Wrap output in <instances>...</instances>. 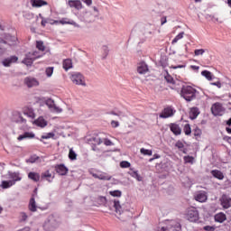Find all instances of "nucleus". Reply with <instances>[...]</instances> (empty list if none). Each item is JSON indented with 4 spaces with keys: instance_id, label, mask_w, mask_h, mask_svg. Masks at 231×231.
Here are the masks:
<instances>
[{
    "instance_id": "1",
    "label": "nucleus",
    "mask_w": 231,
    "mask_h": 231,
    "mask_svg": "<svg viewBox=\"0 0 231 231\" xmlns=\"http://www.w3.org/2000/svg\"><path fill=\"white\" fill-rule=\"evenodd\" d=\"M196 95L198 90L191 86H183L180 90V97L186 100V102H192L196 100Z\"/></svg>"
},
{
    "instance_id": "2",
    "label": "nucleus",
    "mask_w": 231,
    "mask_h": 231,
    "mask_svg": "<svg viewBox=\"0 0 231 231\" xmlns=\"http://www.w3.org/2000/svg\"><path fill=\"white\" fill-rule=\"evenodd\" d=\"M59 227V221L53 215H50L43 224L45 231H54Z\"/></svg>"
},
{
    "instance_id": "3",
    "label": "nucleus",
    "mask_w": 231,
    "mask_h": 231,
    "mask_svg": "<svg viewBox=\"0 0 231 231\" xmlns=\"http://www.w3.org/2000/svg\"><path fill=\"white\" fill-rule=\"evenodd\" d=\"M186 219L190 223H196L199 221V211L196 208H189L186 213Z\"/></svg>"
},
{
    "instance_id": "4",
    "label": "nucleus",
    "mask_w": 231,
    "mask_h": 231,
    "mask_svg": "<svg viewBox=\"0 0 231 231\" xmlns=\"http://www.w3.org/2000/svg\"><path fill=\"white\" fill-rule=\"evenodd\" d=\"M70 80L76 86H86V80H84V76L80 72L71 74Z\"/></svg>"
},
{
    "instance_id": "5",
    "label": "nucleus",
    "mask_w": 231,
    "mask_h": 231,
    "mask_svg": "<svg viewBox=\"0 0 231 231\" xmlns=\"http://www.w3.org/2000/svg\"><path fill=\"white\" fill-rule=\"evenodd\" d=\"M211 113L214 116H223L225 115V108L223 107V104L217 102L211 106Z\"/></svg>"
},
{
    "instance_id": "6",
    "label": "nucleus",
    "mask_w": 231,
    "mask_h": 231,
    "mask_svg": "<svg viewBox=\"0 0 231 231\" xmlns=\"http://www.w3.org/2000/svg\"><path fill=\"white\" fill-rule=\"evenodd\" d=\"M10 120L14 124H26V119L23 117V114L19 111L13 112Z\"/></svg>"
},
{
    "instance_id": "7",
    "label": "nucleus",
    "mask_w": 231,
    "mask_h": 231,
    "mask_svg": "<svg viewBox=\"0 0 231 231\" xmlns=\"http://www.w3.org/2000/svg\"><path fill=\"white\" fill-rule=\"evenodd\" d=\"M46 106L49 107L51 113H62V108L58 106L55 104V101L51 98H49L45 101Z\"/></svg>"
},
{
    "instance_id": "8",
    "label": "nucleus",
    "mask_w": 231,
    "mask_h": 231,
    "mask_svg": "<svg viewBox=\"0 0 231 231\" xmlns=\"http://www.w3.org/2000/svg\"><path fill=\"white\" fill-rule=\"evenodd\" d=\"M175 114H176V109H174L172 106H167L159 115V117L160 118H171Z\"/></svg>"
},
{
    "instance_id": "9",
    "label": "nucleus",
    "mask_w": 231,
    "mask_h": 231,
    "mask_svg": "<svg viewBox=\"0 0 231 231\" xmlns=\"http://www.w3.org/2000/svg\"><path fill=\"white\" fill-rule=\"evenodd\" d=\"M180 231L181 230V225L179 222L171 221L168 227L162 226L158 231Z\"/></svg>"
},
{
    "instance_id": "10",
    "label": "nucleus",
    "mask_w": 231,
    "mask_h": 231,
    "mask_svg": "<svg viewBox=\"0 0 231 231\" xmlns=\"http://www.w3.org/2000/svg\"><path fill=\"white\" fill-rule=\"evenodd\" d=\"M7 178L14 182V185H15L17 181H21V180H23V177L19 171H8Z\"/></svg>"
},
{
    "instance_id": "11",
    "label": "nucleus",
    "mask_w": 231,
    "mask_h": 231,
    "mask_svg": "<svg viewBox=\"0 0 231 231\" xmlns=\"http://www.w3.org/2000/svg\"><path fill=\"white\" fill-rule=\"evenodd\" d=\"M19 60V58L17 56H10L8 58H5L2 60V64L5 68H10L12 64H15Z\"/></svg>"
},
{
    "instance_id": "12",
    "label": "nucleus",
    "mask_w": 231,
    "mask_h": 231,
    "mask_svg": "<svg viewBox=\"0 0 231 231\" xmlns=\"http://www.w3.org/2000/svg\"><path fill=\"white\" fill-rule=\"evenodd\" d=\"M221 207L223 208H230L231 207V198L228 195H222V197L219 199Z\"/></svg>"
},
{
    "instance_id": "13",
    "label": "nucleus",
    "mask_w": 231,
    "mask_h": 231,
    "mask_svg": "<svg viewBox=\"0 0 231 231\" xmlns=\"http://www.w3.org/2000/svg\"><path fill=\"white\" fill-rule=\"evenodd\" d=\"M137 72L139 75H145V73H149V66L145 61H141L137 64Z\"/></svg>"
},
{
    "instance_id": "14",
    "label": "nucleus",
    "mask_w": 231,
    "mask_h": 231,
    "mask_svg": "<svg viewBox=\"0 0 231 231\" xmlns=\"http://www.w3.org/2000/svg\"><path fill=\"white\" fill-rule=\"evenodd\" d=\"M91 176H93V178H96V180H101L103 181H110L111 180V175L106 173V172H101V173H93L90 172Z\"/></svg>"
},
{
    "instance_id": "15",
    "label": "nucleus",
    "mask_w": 231,
    "mask_h": 231,
    "mask_svg": "<svg viewBox=\"0 0 231 231\" xmlns=\"http://www.w3.org/2000/svg\"><path fill=\"white\" fill-rule=\"evenodd\" d=\"M55 171L60 176H66L69 170L64 164H57L55 166Z\"/></svg>"
},
{
    "instance_id": "16",
    "label": "nucleus",
    "mask_w": 231,
    "mask_h": 231,
    "mask_svg": "<svg viewBox=\"0 0 231 231\" xmlns=\"http://www.w3.org/2000/svg\"><path fill=\"white\" fill-rule=\"evenodd\" d=\"M35 138V134L33 132H24L17 137L18 142H23V140H32Z\"/></svg>"
},
{
    "instance_id": "17",
    "label": "nucleus",
    "mask_w": 231,
    "mask_h": 231,
    "mask_svg": "<svg viewBox=\"0 0 231 231\" xmlns=\"http://www.w3.org/2000/svg\"><path fill=\"white\" fill-rule=\"evenodd\" d=\"M68 5L70 8H75L76 10H82L83 8L82 2H80V0H69Z\"/></svg>"
},
{
    "instance_id": "18",
    "label": "nucleus",
    "mask_w": 231,
    "mask_h": 231,
    "mask_svg": "<svg viewBox=\"0 0 231 231\" xmlns=\"http://www.w3.org/2000/svg\"><path fill=\"white\" fill-rule=\"evenodd\" d=\"M24 84L27 88H35L39 86V81L34 78H25Z\"/></svg>"
},
{
    "instance_id": "19",
    "label": "nucleus",
    "mask_w": 231,
    "mask_h": 231,
    "mask_svg": "<svg viewBox=\"0 0 231 231\" xmlns=\"http://www.w3.org/2000/svg\"><path fill=\"white\" fill-rule=\"evenodd\" d=\"M195 199L199 201V203H205L207 199H208V197L205 191H199L195 195Z\"/></svg>"
},
{
    "instance_id": "20",
    "label": "nucleus",
    "mask_w": 231,
    "mask_h": 231,
    "mask_svg": "<svg viewBox=\"0 0 231 231\" xmlns=\"http://www.w3.org/2000/svg\"><path fill=\"white\" fill-rule=\"evenodd\" d=\"M110 205H112L113 208H115V212H116V214H122V205H120V200H111Z\"/></svg>"
},
{
    "instance_id": "21",
    "label": "nucleus",
    "mask_w": 231,
    "mask_h": 231,
    "mask_svg": "<svg viewBox=\"0 0 231 231\" xmlns=\"http://www.w3.org/2000/svg\"><path fill=\"white\" fill-rule=\"evenodd\" d=\"M32 8H41V6H46L48 2L44 0H31Z\"/></svg>"
},
{
    "instance_id": "22",
    "label": "nucleus",
    "mask_w": 231,
    "mask_h": 231,
    "mask_svg": "<svg viewBox=\"0 0 231 231\" xmlns=\"http://www.w3.org/2000/svg\"><path fill=\"white\" fill-rule=\"evenodd\" d=\"M170 129L171 133H173V134H175L176 136L181 134V128L180 127V125L171 123L170 125Z\"/></svg>"
},
{
    "instance_id": "23",
    "label": "nucleus",
    "mask_w": 231,
    "mask_h": 231,
    "mask_svg": "<svg viewBox=\"0 0 231 231\" xmlns=\"http://www.w3.org/2000/svg\"><path fill=\"white\" fill-rule=\"evenodd\" d=\"M216 223H225L226 221V215L223 212H219L215 215Z\"/></svg>"
},
{
    "instance_id": "24",
    "label": "nucleus",
    "mask_w": 231,
    "mask_h": 231,
    "mask_svg": "<svg viewBox=\"0 0 231 231\" xmlns=\"http://www.w3.org/2000/svg\"><path fill=\"white\" fill-rule=\"evenodd\" d=\"M41 178L42 180H46V181H48L49 183H51V181H53V178L55 177L51 175L50 171H46L45 172L42 173Z\"/></svg>"
},
{
    "instance_id": "25",
    "label": "nucleus",
    "mask_w": 231,
    "mask_h": 231,
    "mask_svg": "<svg viewBox=\"0 0 231 231\" xmlns=\"http://www.w3.org/2000/svg\"><path fill=\"white\" fill-rule=\"evenodd\" d=\"M35 125H37L38 127H46V125H48V121L44 120V117L40 116L38 117L35 121H34Z\"/></svg>"
},
{
    "instance_id": "26",
    "label": "nucleus",
    "mask_w": 231,
    "mask_h": 231,
    "mask_svg": "<svg viewBox=\"0 0 231 231\" xmlns=\"http://www.w3.org/2000/svg\"><path fill=\"white\" fill-rule=\"evenodd\" d=\"M199 108L198 107H192L190 108L189 111V118L190 120H196V118H198V116H199Z\"/></svg>"
},
{
    "instance_id": "27",
    "label": "nucleus",
    "mask_w": 231,
    "mask_h": 231,
    "mask_svg": "<svg viewBox=\"0 0 231 231\" xmlns=\"http://www.w3.org/2000/svg\"><path fill=\"white\" fill-rule=\"evenodd\" d=\"M33 60H35L32 58V54L27 53L22 62L23 64H25V66H32V64H33Z\"/></svg>"
},
{
    "instance_id": "28",
    "label": "nucleus",
    "mask_w": 231,
    "mask_h": 231,
    "mask_svg": "<svg viewBox=\"0 0 231 231\" xmlns=\"http://www.w3.org/2000/svg\"><path fill=\"white\" fill-rule=\"evenodd\" d=\"M211 174L213 178H217V180H224L225 175L219 170H212Z\"/></svg>"
},
{
    "instance_id": "29",
    "label": "nucleus",
    "mask_w": 231,
    "mask_h": 231,
    "mask_svg": "<svg viewBox=\"0 0 231 231\" xmlns=\"http://www.w3.org/2000/svg\"><path fill=\"white\" fill-rule=\"evenodd\" d=\"M28 178L29 180H32V181H35L37 183V181L41 180V174H39L38 172L31 171L28 173Z\"/></svg>"
},
{
    "instance_id": "30",
    "label": "nucleus",
    "mask_w": 231,
    "mask_h": 231,
    "mask_svg": "<svg viewBox=\"0 0 231 231\" xmlns=\"http://www.w3.org/2000/svg\"><path fill=\"white\" fill-rule=\"evenodd\" d=\"M60 24H71L72 26H75L76 28H80V25L75 23V21H68V18H62L60 20Z\"/></svg>"
},
{
    "instance_id": "31",
    "label": "nucleus",
    "mask_w": 231,
    "mask_h": 231,
    "mask_svg": "<svg viewBox=\"0 0 231 231\" xmlns=\"http://www.w3.org/2000/svg\"><path fill=\"white\" fill-rule=\"evenodd\" d=\"M29 210L31 212H37V203L35 202V199L32 198L29 202Z\"/></svg>"
},
{
    "instance_id": "32",
    "label": "nucleus",
    "mask_w": 231,
    "mask_h": 231,
    "mask_svg": "<svg viewBox=\"0 0 231 231\" xmlns=\"http://www.w3.org/2000/svg\"><path fill=\"white\" fill-rule=\"evenodd\" d=\"M71 68H73V62L71 61V60L67 59L63 60V69H65V71H68V69H71Z\"/></svg>"
},
{
    "instance_id": "33",
    "label": "nucleus",
    "mask_w": 231,
    "mask_h": 231,
    "mask_svg": "<svg viewBox=\"0 0 231 231\" xmlns=\"http://www.w3.org/2000/svg\"><path fill=\"white\" fill-rule=\"evenodd\" d=\"M128 174L132 176V178L137 180V181H142V176H140L138 171H134L133 169H131V171H128Z\"/></svg>"
},
{
    "instance_id": "34",
    "label": "nucleus",
    "mask_w": 231,
    "mask_h": 231,
    "mask_svg": "<svg viewBox=\"0 0 231 231\" xmlns=\"http://www.w3.org/2000/svg\"><path fill=\"white\" fill-rule=\"evenodd\" d=\"M14 185L15 184H14V181L12 180H3L0 187L2 189H10L11 187H14Z\"/></svg>"
},
{
    "instance_id": "35",
    "label": "nucleus",
    "mask_w": 231,
    "mask_h": 231,
    "mask_svg": "<svg viewBox=\"0 0 231 231\" xmlns=\"http://www.w3.org/2000/svg\"><path fill=\"white\" fill-rule=\"evenodd\" d=\"M202 77H205V79H207V80H212L214 79V75L212 74V72L208 71V70H203L201 72Z\"/></svg>"
},
{
    "instance_id": "36",
    "label": "nucleus",
    "mask_w": 231,
    "mask_h": 231,
    "mask_svg": "<svg viewBox=\"0 0 231 231\" xmlns=\"http://www.w3.org/2000/svg\"><path fill=\"white\" fill-rule=\"evenodd\" d=\"M23 115L25 116H28L29 118H35V113H33V109L32 108H27L23 111Z\"/></svg>"
},
{
    "instance_id": "37",
    "label": "nucleus",
    "mask_w": 231,
    "mask_h": 231,
    "mask_svg": "<svg viewBox=\"0 0 231 231\" xmlns=\"http://www.w3.org/2000/svg\"><path fill=\"white\" fill-rule=\"evenodd\" d=\"M6 51V42L5 40L0 39V55H3Z\"/></svg>"
},
{
    "instance_id": "38",
    "label": "nucleus",
    "mask_w": 231,
    "mask_h": 231,
    "mask_svg": "<svg viewBox=\"0 0 231 231\" xmlns=\"http://www.w3.org/2000/svg\"><path fill=\"white\" fill-rule=\"evenodd\" d=\"M102 51H103L102 59L103 60L107 59V55H109V47H107L106 45H103Z\"/></svg>"
},
{
    "instance_id": "39",
    "label": "nucleus",
    "mask_w": 231,
    "mask_h": 231,
    "mask_svg": "<svg viewBox=\"0 0 231 231\" xmlns=\"http://www.w3.org/2000/svg\"><path fill=\"white\" fill-rule=\"evenodd\" d=\"M36 48L40 51H44V50H46V47L44 46V42L42 41L36 42Z\"/></svg>"
},
{
    "instance_id": "40",
    "label": "nucleus",
    "mask_w": 231,
    "mask_h": 231,
    "mask_svg": "<svg viewBox=\"0 0 231 231\" xmlns=\"http://www.w3.org/2000/svg\"><path fill=\"white\" fill-rule=\"evenodd\" d=\"M141 154L144 156H152V150H147L145 148H141L140 150Z\"/></svg>"
},
{
    "instance_id": "41",
    "label": "nucleus",
    "mask_w": 231,
    "mask_h": 231,
    "mask_svg": "<svg viewBox=\"0 0 231 231\" xmlns=\"http://www.w3.org/2000/svg\"><path fill=\"white\" fill-rule=\"evenodd\" d=\"M69 160H71L72 162L77 160V153L75 152V151H73V148L69 149Z\"/></svg>"
},
{
    "instance_id": "42",
    "label": "nucleus",
    "mask_w": 231,
    "mask_h": 231,
    "mask_svg": "<svg viewBox=\"0 0 231 231\" xmlns=\"http://www.w3.org/2000/svg\"><path fill=\"white\" fill-rule=\"evenodd\" d=\"M183 35H185V32H180L177 36H175V38L172 40L171 44H176V42H178V41L183 39Z\"/></svg>"
},
{
    "instance_id": "43",
    "label": "nucleus",
    "mask_w": 231,
    "mask_h": 231,
    "mask_svg": "<svg viewBox=\"0 0 231 231\" xmlns=\"http://www.w3.org/2000/svg\"><path fill=\"white\" fill-rule=\"evenodd\" d=\"M183 131L185 133V134L187 136H189V134H191L192 133V129L190 128V125L187 124L184 125Z\"/></svg>"
},
{
    "instance_id": "44",
    "label": "nucleus",
    "mask_w": 231,
    "mask_h": 231,
    "mask_svg": "<svg viewBox=\"0 0 231 231\" xmlns=\"http://www.w3.org/2000/svg\"><path fill=\"white\" fill-rule=\"evenodd\" d=\"M110 196H113L114 198H122V191L121 190H114L109 191Z\"/></svg>"
},
{
    "instance_id": "45",
    "label": "nucleus",
    "mask_w": 231,
    "mask_h": 231,
    "mask_svg": "<svg viewBox=\"0 0 231 231\" xmlns=\"http://www.w3.org/2000/svg\"><path fill=\"white\" fill-rule=\"evenodd\" d=\"M183 160H184V163H191V164L194 163V157L192 156H189V155L184 156Z\"/></svg>"
},
{
    "instance_id": "46",
    "label": "nucleus",
    "mask_w": 231,
    "mask_h": 231,
    "mask_svg": "<svg viewBox=\"0 0 231 231\" xmlns=\"http://www.w3.org/2000/svg\"><path fill=\"white\" fill-rule=\"evenodd\" d=\"M120 167L122 169H129V167H131V162H127V161H122L120 162Z\"/></svg>"
},
{
    "instance_id": "47",
    "label": "nucleus",
    "mask_w": 231,
    "mask_h": 231,
    "mask_svg": "<svg viewBox=\"0 0 231 231\" xmlns=\"http://www.w3.org/2000/svg\"><path fill=\"white\" fill-rule=\"evenodd\" d=\"M37 160H39V156L32 155L29 159L26 160V162L27 163H35V162H37Z\"/></svg>"
},
{
    "instance_id": "48",
    "label": "nucleus",
    "mask_w": 231,
    "mask_h": 231,
    "mask_svg": "<svg viewBox=\"0 0 231 231\" xmlns=\"http://www.w3.org/2000/svg\"><path fill=\"white\" fill-rule=\"evenodd\" d=\"M31 54V58L33 59L34 60H37V59H41L42 55L39 54L38 51H33V52H29Z\"/></svg>"
},
{
    "instance_id": "49",
    "label": "nucleus",
    "mask_w": 231,
    "mask_h": 231,
    "mask_svg": "<svg viewBox=\"0 0 231 231\" xmlns=\"http://www.w3.org/2000/svg\"><path fill=\"white\" fill-rule=\"evenodd\" d=\"M110 115H114L115 116H119V118H124V116H125V114L121 111H118V112L112 111L110 112Z\"/></svg>"
},
{
    "instance_id": "50",
    "label": "nucleus",
    "mask_w": 231,
    "mask_h": 231,
    "mask_svg": "<svg viewBox=\"0 0 231 231\" xmlns=\"http://www.w3.org/2000/svg\"><path fill=\"white\" fill-rule=\"evenodd\" d=\"M201 129H199V127L196 126L194 129H193V134L194 136H201Z\"/></svg>"
},
{
    "instance_id": "51",
    "label": "nucleus",
    "mask_w": 231,
    "mask_h": 231,
    "mask_svg": "<svg viewBox=\"0 0 231 231\" xmlns=\"http://www.w3.org/2000/svg\"><path fill=\"white\" fill-rule=\"evenodd\" d=\"M55 136L54 133H48L46 134L42 135V140H49V138H53Z\"/></svg>"
},
{
    "instance_id": "52",
    "label": "nucleus",
    "mask_w": 231,
    "mask_h": 231,
    "mask_svg": "<svg viewBox=\"0 0 231 231\" xmlns=\"http://www.w3.org/2000/svg\"><path fill=\"white\" fill-rule=\"evenodd\" d=\"M45 73L47 77H51V75H53V67L47 68Z\"/></svg>"
},
{
    "instance_id": "53",
    "label": "nucleus",
    "mask_w": 231,
    "mask_h": 231,
    "mask_svg": "<svg viewBox=\"0 0 231 231\" xmlns=\"http://www.w3.org/2000/svg\"><path fill=\"white\" fill-rule=\"evenodd\" d=\"M175 147H177V149H180V151H181L182 149H185V144H183L181 141H178L175 143Z\"/></svg>"
},
{
    "instance_id": "54",
    "label": "nucleus",
    "mask_w": 231,
    "mask_h": 231,
    "mask_svg": "<svg viewBox=\"0 0 231 231\" xmlns=\"http://www.w3.org/2000/svg\"><path fill=\"white\" fill-rule=\"evenodd\" d=\"M195 56L199 57V55H203L205 53L204 49H197L194 51Z\"/></svg>"
},
{
    "instance_id": "55",
    "label": "nucleus",
    "mask_w": 231,
    "mask_h": 231,
    "mask_svg": "<svg viewBox=\"0 0 231 231\" xmlns=\"http://www.w3.org/2000/svg\"><path fill=\"white\" fill-rule=\"evenodd\" d=\"M92 141L97 143V145H100L104 141L100 137H93Z\"/></svg>"
},
{
    "instance_id": "56",
    "label": "nucleus",
    "mask_w": 231,
    "mask_h": 231,
    "mask_svg": "<svg viewBox=\"0 0 231 231\" xmlns=\"http://www.w3.org/2000/svg\"><path fill=\"white\" fill-rule=\"evenodd\" d=\"M165 80L168 81L169 84H174V79L171 75L165 76Z\"/></svg>"
},
{
    "instance_id": "57",
    "label": "nucleus",
    "mask_w": 231,
    "mask_h": 231,
    "mask_svg": "<svg viewBox=\"0 0 231 231\" xmlns=\"http://www.w3.org/2000/svg\"><path fill=\"white\" fill-rule=\"evenodd\" d=\"M187 65H177V66H174V65H171L170 68L171 69H181L182 68H186Z\"/></svg>"
},
{
    "instance_id": "58",
    "label": "nucleus",
    "mask_w": 231,
    "mask_h": 231,
    "mask_svg": "<svg viewBox=\"0 0 231 231\" xmlns=\"http://www.w3.org/2000/svg\"><path fill=\"white\" fill-rule=\"evenodd\" d=\"M26 219H28V215H26V213H21L20 221H26Z\"/></svg>"
},
{
    "instance_id": "59",
    "label": "nucleus",
    "mask_w": 231,
    "mask_h": 231,
    "mask_svg": "<svg viewBox=\"0 0 231 231\" xmlns=\"http://www.w3.org/2000/svg\"><path fill=\"white\" fill-rule=\"evenodd\" d=\"M104 144L106 145L107 147L114 145L113 142L109 139H104Z\"/></svg>"
},
{
    "instance_id": "60",
    "label": "nucleus",
    "mask_w": 231,
    "mask_h": 231,
    "mask_svg": "<svg viewBox=\"0 0 231 231\" xmlns=\"http://www.w3.org/2000/svg\"><path fill=\"white\" fill-rule=\"evenodd\" d=\"M111 125H112V127L116 128V127L120 126V123L118 121L113 120V121H111Z\"/></svg>"
},
{
    "instance_id": "61",
    "label": "nucleus",
    "mask_w": 231,
    "mask_h": 231,
    "mask_svg": "<svg viewBox=\"0 0 231 231\" xmlns=\"http://www.w3.org/2000/svg\"><path fill=\"white\" fill-rule=\"evenodd\" d=\"M204 230H206V231H214V230H216V227L211 226H204Z\"/></svg>"
},
{
    "instance_id": "62",
    "label": "nucleus",
    "mask_w": 231,
    "mask_h": 231,
    "mask_svg": "<svg viewBox=\"0 0 231 231\" xmlns=\"http://www.w3.org/2000/svg\"><path fill=\"white\" fill-rule=\"evenodd\" d=\"M40 17H42V26H43V27L46 26V24H48V20H46L41 14H40Z\"/></svg>"
},
{
    "instance_id": "63",
    "label": "nucleus",
    "mask_w": 231,
    "mask_h": 231,
    "mask_svg": "<svg viewBox=\"0 0 231 231\" xmlns=\"http://www.w3.org/2000/svg\"><path fill=\"white\" fill-rule=\"evenodd\" d=\"M82 2L85 3L87 6H91V5H93V0H82Z\"/></svg>"
},
{
    "instance_id": "64",
    "label": "nucleus",
    "mask_w": 231,
    "mask_h": 231,
    "mask_svg": "<svg viewBox=\"0 0 231 231\" xmlns=\"http://www.w3.org/2000/svg\"><path fill=\"white\" fill-rule=\"evenodd\" d=\"M165 23H167V17H162V19H161V24H162V26H163V24H165Z\"/></svg>"
}]
</instances>
